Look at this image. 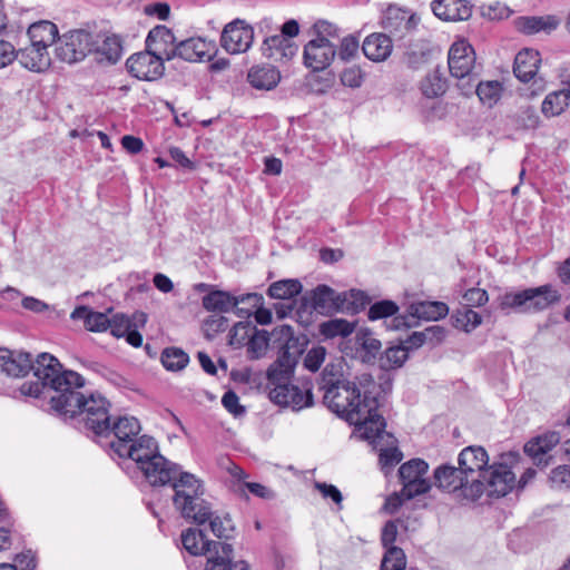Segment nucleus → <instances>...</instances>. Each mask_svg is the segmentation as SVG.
<instances>
[{
	"instance_id": "obj_46",
	"label": "nucleus",
	"mask_w": 570,
	"mask_h": 570,
	"mask_svg": "<svg viewBox=\"0 0 570 570\" xmlns=\"http://www.w3.org/2000/svg\"><path fill=\"white\" fill-rule=\"evenodd\" d=\"M312 39H322L323 42H333V40L340 39L341 29L327 21L320 19L311 28Z\"/></svg>"
},
{
	"instance_id": "obj_25",
	"label": "nucleus",
	"mask_w": 570,
	"mask_h": 570,
	"mask_svg": "<svg viewBox=\"0 0 570 570\" xmlns=\"http://www.w3.org/2000/svg\"><path fill=\"white\" fill-rule=\"evenodd\" d=\"M297 50L298 47L293 40L278 35L266 37L261 47L262 55L265 58L279 63L292 60Z\"/></svg>"
},
{
	"instance_id": "obj_37",
	"label": "nucleus",
	"mask_w": 570,
	"mask_h": 570,
	"mask_svg": "<svg viewBox=\"0 0 570 570\" xmlns=\"http://www.w3.org/2000/svg\"><path fill=\"white\" fill-rule=\"evenodd\" d=\"M355 324L343 318H332L320 325V333L326 338L346 337L354 332Z\"/></svg>"
},
{
	"instance_id": "obj_15",
	"label": "nucleus",
	"mask_w": 570,
	"mask_h": 570,
	"mask_svg": "<svg viewBox=\"0 0 570 570\" xmlns=\"http://www.w3.org/2000/svg\"><path fill=\"white\" fill-rule=\"evenodd\" d=\"M428 469V463L422 459H412L400 466L399 475L405 499H413L430 490V482L424 478Z\"/></svg>"
},
{
	"instance_id": "obj_33",
	"label": "nucleus",
	"mask_w": 570,
	"mask_h": 570,
	"mask_svg": "<svg viewBox=\"0 0 570 570\" xmlns=\"http://www.w3.org/2000/svg\"><path fill=\"white\" fill-rule=\"evenodd\" d=\"M559 24L560 19L553 14L541 17H518L514 20L515 29L524 35H534L541 31L550 33L556 30Z\"/></svg>"
},
{
	"instance_id": "obj_4",
	"label": "nucleus",
	"mask_w": 570,
	"mask_h": 570,
	"mask_svg": "<svg viewBox=\"0 0 570 570\" xmlns=\"http://www.w3.org/2000/svg\"><path fill=\"white\" fill-rule=\"evenodd\" d=\"M381 27L389 36L403 48L407 63L412 68L425 61L429 53V42L425 39H415L419 32L420 17L409 10L390 6L382 14Z\"/></svg>"
},
{
	"instance_id": "obj_20",
	"label": "nucleus",
	"mask_w": 570,
	"mask_h": 570,
	"mask_svg": "<svg viewBox=\"0 0 570 570\" xmlns=\"http://www.w3.org/2000/svg\"><path fill=\"white\" fill-rule=\"evenodd\" d=\"M180 466L160 453L154 455V459L145 463L140 469L146 481L153 487H164L171 484V482L179 475Z\"/></svg>"
},
{
	"instance_id": "obj_43",
	"label": "nucleus",
	"mask_w": 570,
	"mask_h": 570,
	"mask_svg": "<svg viewBox=\"0 0 570 570\" xmlns=\"http://www.w3.org/2000/svg\"><path fill=\"white\" fill-rule=\"evenodd\" d=\"M409 353L405 346H391L380 357V366L383 370L397 368L407 360Z\"/></svg>"
},
{
	"instance_id": "obj_62",
	"label": "nucleus",
	"mask_w": 570,
	"mask_h": 570,
	"mask_svg": "<svg viewBox=\"0 0 570 570\" xmlns=\"http://www.w3.org/2000/svg\"><path fill=\"white\" fill-rule=\"evenodd\" d=\"M315 489L320 491L324 499H331L335 504L341 508L343 495L341 491L333 484L324 482H315Z\"/></svg>"
},
{
	"instance_id": "obj_38",
	"label": "nucleus",
	"mask_w": 570,
	"mask_h": 570,
	"mask_svg": "<svg viewBox=\"0 0 570 570\" xmlns=\"http://www.w3.org/2000/svg\"><path fill=\"white\" fill-rule=\"evenodd\" d=\"M421 91L428 98H435L446 90V80L438 69L429 72L421 81Z\"/></svg>"
},
{
	"instance_id": "obj_5",
	"label": "nucleus",
	"mask_w": 570,
	"mask_h": 570,
	"mask_svg": "<svg viewBox=\"0 0 570 570\" xmlns=\"http://www.w3.org/2000/svg\"><path fill=\"white\" fill-rule=\"evenodd\" d=\"M181 543L191 556L207 557L205 570H250L245 561H233L232 544L206 540L202 530L187 529L181 533Z\"/></svg>"
},
{
	"instance_id": "obj_42",
	"label": "nucleus",
	"mask_w": 570,
	"mask_h": 570,
	"mask_svg": "<svg viewBox=\"0 0 570 570\" xmlns=\"http://www.w3.org/2000/svg\"><path fill=\"white\" fill-rule=\"evenodd\" d=\"M502 85L498 80L479 82L475 92L481 102L492 107L495 105L502 95Z\"/></svg>"
},
{
	"instance_id": "obj_9",
	"label": "nucleus",
	"mask_w": 570,
	"mask_h": 570,
	"mask_svg": "<svg viewBox=\"0 0 570 570\" xmlns=\"http://www.w3.org/2000/svg\"><path fill=\"white\" fill-rule=\"evenodd\" d=\"M95 49L94 35L78 29L70 30L58 38L55 52L63 62L75 63L83 60Z\"/></svg>"
},
{
	"instance_id": "obj_28",
	"label": "nucleus",
	"mask_w": 570,
	"mask_h": 570,
	"mask_svg": "<svg viewBox=\"0 0 570 570\" xmlns=\"http://www.w3.org/2000/svg\"><path fill=\"white\" fill-rule=\"evenodd\" d=\"M431 8L444 21H465L472 14V6L466 0H434Z\"/></svg>"
},
{
	"instance_id": "obj_58",
	"label": "nucleus",
	"mask_w": 570,
	"mask_h": 570,
	"mask_svg": "<svg viewBox=\"0 0 570 570\" xmlns=\"http://www.w3.org/2000/svg\"><path fill=\"white\" fill-rule=\"evenodd\" d=\"M208 520L210 530L217 538H229L230 532L233 530L230 519H220L219 517L212 518L210 515Z\"/></svg>"
},
{
	"instance_id": "obj_11",
	"label": "nucleus",
	"mask_w": 570,
	"mask_h": 570,
	"mask_svg": "<svg viewBox=\"0 0 570 570\" xmlns=\"http://www.w3.org/2000/svg\"><path fill=\"white\" fill-rule=\"evenodd\" d=\"M377 422L382 423V429H379V431L372 429L368 436L361 438L367 440L373 445L374 450L379 451L381 469L385 474H387L397 463L401 462L403 453L399 450L396 445L397 440L394 435L385 431L386 422L381 414L377 417Z\"/></svg>"
},
{
	"instance_id": "obj_19",
	"label": "nucleus",
	"mask_w": 570,
	"mask_h": 570,
	"mask_svg": "<svg viewBox=\"0 0 570 570\" xmlns=\"http://www.w3.org/2000/svg\"><path fill=\"white\" fill-rule=\"evenodd\" d=\"M337 47L334 42H323L322 39H311L303 50L304 66L312 71H323L334 61Z\"/></svg>"
},
{
	"instance_id": "obj_44",
	"label": "nucleus",
	"mask_w": 570,
	"mask_h": 570,
	"mask_svg": "<svg viewBox=\"0 0 570 570\" xmlns=\"http://www.w3.org/2000/svg\"><path fill=\"white\" fill-rule=\"evenodd\" d=\"M341 295L345 298L341 304V312L343 313L356 314L370 302L368 296L357 289H351L350 292L341 293Z\"/></svg>"
},
{
	"instance_id": "obj_21",
	"label": "nucleus",
	"mask_w": 570,
	"mask_h": 570,
	"mask_svg": "<svg viewBox=\"0 0 570 570\" xmlns=\"http://www.w3.org/2000/svg\"><path fill=\"white\" fill-rule=\"evenodd\" d=\"M175 36L171 29L159 24L154 27L147 35L145 43L146 49L156 56H163L164 61H170L175 58L176 45Z\"/></svg>"
},
{
	"instance_id": "obj_16",
	"label": "nucleus",
	"mask_w": 570,
	"mask_h": 570,
	"mask_svg": "<svg viewBox=\"0 0 570 570\" xmlns=\"http://www.w3.org/2000/svg\"><path fill=\"white\" fill-rule=\"evenodd\" d=\"M163 56H156L148 49L132 53L126 61L127 71L138 80L155 81L165 72Z\"/></svg>"
},
{
	"instance_id": "obj_29",
	"label": "nucleus",
	"mask_w": 570,
	"mask_h": 570,
	"mask_svg": "<svg viewBox=\"0 0 570 570\" xmlns=\"http://www.w3.org/2000/svg\"><path fill=\"white\" fill-rule=\"evenodd\" d=\"M392 38L384 32H373L365 37L362 43L364 56L373 62H383L393 51Z\"/></svg>"
},
{
	"instance_id": "obj_48",
	"label": "nucleus",
	"mask_w": 570,
	"mask_h": 570,
	"mask_svg": "<svg viewBox=\"0 0 570 570\" xmlns=\"http://www.w3.org/2000/svg\"><path fill=\"white\" fill-rule=\"evenodd\" d=\"M406 567V557L399 547H390L381 561V570H404Z\"/></svg>"
},
{
	"instance_id": "obj_24",
	"label": "nucleus",
	"mask_w": 570,
	"mask_h": 570,
	"mask_svg": "<svg viewBox=\"0 0 570 570\" xmlns=\"http://www.w3.org/2000/svg\"><path fill=\"white\" fill-rule=\"evenodd\" d=\"M120 450L121 453L118 456L132 460L139 470L145 463L151 461L154 455L159 454L156 440L148 435L137 438L131 444H120Z\"/></svg>"
},
{
	"instance_id": "obj_57",
	"label": "nucleus",
	"mask_w": 570,
	"mask_h": 570,
	"mask_svg": "<svg viewBox=\"0 0 570 570\" xmlns=\"http://www.w3.org/2000/svg\"><path fill=\"white\" fill-rule=\"evenodd\" d=\"M222 404L235 417L243 416L246 412L245 407L239 403L238 395L232 390L225 392L222 397Z\"/></svg>"
},
{
	"instance_id": "obj_52",
	"label": "nucleus",
	"mask_w": 570,
	"mask_h": 570,
	"mask_svg": "<svg viewBox=\"0 0 570 570\" xmlns=\"http://www.w3.org/2000/svg\"><path fill=\"white\" fill-rule=\"evenodd\" d=\"M365 73L358 66H352L344 69L340 76L343 86L350 88H358L364 81Z\"/></svg>"
},
{
	"instance_id": "obj_56",
	"label": "nucleus",
	"mask_w": 570,
	"mask_h": 570,
	"mask_svg": "<svg viewBox=\"0 0 570 570\" xmlns=\"http://www.w3.org/2000/svg\"><path fill=\"white\" fill-rule=\"evenodd\" d=\"M550 482L552 487L558 489L570 488V465H559L554 468L550 473Z\"/></svg>"
},
{
	"instance_id": "obj_2",
	"label": "nucleus",
	"mask_w": 570,
	"mask_h": 570,
	"mask_svg": "<svg viewBox=\"0 0 570 570\" xmlns=\"http://www.w3.org/2000/svg\"><path fill=\"white\" fill-rule=\"evenodd\" d=\"M317 389L323 394L324 405L354 424L360 436H368L372 429H382V423L377 422V386L371 374L363 373L350 381L344 377L341 362L327 363L317 379Z\"/></svg>"
},
{
	"instance_id": "obj_26",
	"label": "nucleus",
	"mask_w": 570,
	"mask_h": 570,
	"mask_svg": "<svg viewBox=\"0 0 570 570\" xmlns=\"http://www.w3.org/2000/svg\"><path fill=\"white\" fill-rule=\"evenodd\" d=\"M434 480L438 488L448 491L455 492L461 490L462 495L465 498L466 488L471 481L462 472L460 465L443 464L435 469Z\"/></svg>"
},
{
	"instance_id": "obj_3",
	"label": "nucleus",
	"mask_w": 570,
	"mask_h": 570,
	"mask_svg": "<svg viewBox=\"0 0 570 570\" xmlns=\"http://www.w3.org/2000/svg\"><path fill=\"white\" fill-rule=\"evenodd\" d=\"M276 332L279 333V340L284 343L276 361L267 370L268 396L277 405L301 411L314 403L311 387L302 389L292 383L294 370L303 353V344L298 337L294 336L289 325H282Z\"/></svg>"
},
{
	"instance_id": "obj_63",
	"label": "nucleus",
	"mask_w": 570,
	"mask_h": 570,
	"mask_svg": "<svg viewBox=\"0 0 570 570\" xmlns=\"http://www.w3.org/2000/svg\"><path fill=\"white\" fill-rule=\"evenodd\" d=\"M397 537V525L394 521H387L381 533L382 546L387 550L390 547H395L394 542Z\"/></svg>"
},
{
	"instance_id": "obj_53",
	"label": "nucleus",
	"mask_w": 570,
	"mask_h": 570,
	"mask_svg": "<svg viewBox=\"0 0 570 570\" xmlns=\"http://www.w3.org/2000/svg\"><path fill=\"white\" fill-rule=\"evenodd\" d=\"M325 356L326 348L324 346H313L304 357V366L311 372H316L325 361Z\"/></svg>"
},
{
	"instance_id": "obj_61",
	"label": "nucleus",
	"mask_w": 570,
	"mask_h": 570,
	"mask_svg": "<svg viewBox=\"0 0 570 570\" xmlns=\"http://www.w3.org/2000/svg\"><path fill=\"white\" fill-rule=\"evenodd\" d=\"M227 327L228 320L222 315H212L205 321V331L208 336L224 332Z\"/></svg>"
},
{
	"instance_id": "obj_34",
	"label": "nucleus",
	"mask_w": 570,
	"mask_h": 570,
	"mask_svg": "<svg viewBox=\"0 0 570 570\" xmlns=\"http://www.w3.org/2000/svg\"><path fill=\"white\" fill-rule=\"evenodd\" d=\"M27 33L31 43L43 47L46 50H48L51 45L57 43L59 38L58 27L48 20H41L32 23L28 28Z\"/></svg>"
},
{
	"instance_id": "obj_17",
	"label": "nucleus",
	"mask_w": 570,
	"mask_h": 570,
	"mask_svg": "<svg viewBox=\"0 0 570 570\" xmlns=\"http://www.w3.org/2000/svg\"><path fill=\"white\" fill-rule=\"evenodd\" d=\"M253 41L254 29L242 19H235L227 23L220 35L222 47L232 55L246 52Z\"/></svg>"
},
{
	"instance_id": "obj_22",
	"label": "nucleus",
	"mask_w": 570,
	"mask_h": 570,
	"mask_svg": "<svg viewBox=\"0 0 570 570\" xmlns=\"http://www.w3.org/2000/svg\"><path fill=\"white\" fill-rule=\"evenodd\" d=\"M475 61L473 48L465 41L454 42L449 50V70L455 78H464L470 75Z\"/></svg>"
},
{
	"instance_id": "obj_8",
	"label": "nucleus",
	"mask_w": 570,
	"mask_h": 570,
	"mask_svg": "<svg viewBox=\"0 0 570 570\" xmlns=\"http://www.w3.org/2000/svg\"><path fill=\"white\" fill-rule=\"evenodd\" d=\"M488 463L489 455L482 446L470 445L460 452L458 464L471 481L466 488V499L476 500L484 493V482L481 480V476L489 466Z\"/></svg>"
},
{
	"instance_id": "obj_45",
	"label": "nucleus",
	"mask_w": 570,
	"mask_h": 570,
	"mask_svg": "<svg viewBox=\"0 0 570 570\" xmlns=\"http://www.w3.org/2000/svg\"><path fill=\"white\" fill-rule=\"evenodd\" d=\"M161 363L168 371H180L189 362L188 355L178 347H167L161 353Z\"/></svg>"
},
{
	"instance_id": "obj_13",
	"label": "nucleus",
	"mask_w": 570,
	"mask_h": 570,
	"mask_svg": "<svg viewBox=\"0 0 570 570\" xmlns=\"http://www.w3.org/2000/svg\"><path fill=\"white\" fill-rule=\"evenodd\" d=\"M344 299L341 293L322 284L302 296L296 314L302 317V314H312L313 311L321 314L341 312V304Z\"/></svg>"
},
{
	"instance_id": "obj_30",
	"label": "nucleus",
	"mask_w": 570,
	"mask_h": 570,
	"mask_svg": "<svg viewBox=\"0 0 570 570\" xmlns=\"http://www.w3.org/2000/svg\"><path fill=\"white\" fill-rule=\"evenodd\" d=\"M17 59L22 67L30 71L42 72L50 67L51 59L48 50L43 47L31 43L16 52Z\"/></svg>"
},
{
	"instance_id": "obj_36",
	"label": "nucleus",
	"mask_w": 570,
	"mask_h": 570,
	"mask_svg": "<svg viewBox=\"0 0 570 570\" xmlns=\"http://www.w3.org/2000/svg\"><path fill=\"white\" fill-rule=\"evenodd\" d=\"M569 104L568 95L561 89L556 90L546 96L541 105V111L548 118L556 117L561 115Z\"/></svg>"
},
{
	"instance_id": "obj_41",
	"label": "nucleus",
	"mask_w": 570,
	"mask_h": 570,
	"mask_svg": "<svg viewBox=\"0 0 570 570\" xmlns=\"http://www.w3.org/2000/svg\"><path fill=\"white\" fill-rule=\"evenodd\" d=\"M254 334L249 336L247 345V356L250 360H258L265 356L267 348L269 336L266 331H257L253 330Z\"/></svg>"
},
{
	"instance_id": "obj_31",
	"label": "nucleus",
	"mask_w": 570,
	"mask_h": 570,
	"mask_svg": "<svg viewBox=\"0 0 570 570\" xmlns=\"http://www.w3.org/2000/svg\"><path fill=\"white\" fill-rule=\"evenodd\" d=\"M560 442V435L557 432H548L539 435L524 445V452L537 465H548V453Z\"/></svg>"
},
{
	"instance_id": "obj_10",
	"label": "nucleus",
	"mask_w": 570,
	"mask_h": 570,
	"mask_svg": "<svg viewBox=\"0 0 570 570\" xmlns=\"http://www.w3.org/2000/svg\"><path fill=\"white\" fill-rule=\"evenodd\" d=\"M263 296L257 293H247L238 296L232 295L225 291H212L202 299L203 307L208 312L227 313L235 308L239 317L250 315V311L245 307H238L239 304L250 303L257 306L262 303Z\"/></svg>"
},
{
	"instance_id": "obj_47",
	"label": "nucleus",
	"mask_w": 570,
	"mask_h": 570,
	"mask_svg": "<svg viewBox=\"0 0 570 570\" xmlns=\"http://www.w3.org/2000/svg\"><path fill=\"white\" fill-rule=\"evenodd\" d=\"M94 51L99 52L108 61L115 63L119 60L122 52L121 41L117 36H108L100 46H97L95 42Z\"/></svg>"
},
{
	"instance_id": "obj_1",
	"label": "nucleus",
	"mask_w": 570,
	"mask_h": 570,
	"mask_svg": "<svg viewBox=\"0 0 570 570\" xmlns=\"http://www.w3.org/2000/svg\"><path fill=\"white\" fill-rule=\"evenodd\" d=\"M35 383H24L22 393L38 397L45 389L52 391L51 409L63 419L80 417L88 426L97 432L106 430V399L101 395L86 396L80 389L85 379L77 372L62 370V365L51 354L42 353L32 362Z\"/></svg>"
},
{
	"instance_id": "obj_55",
	"label": "nucleus",
	"mask_w": 570,
	"mask_h": 570,
	"mask_svg": "<svg viewBox=\"0 0 570 570\" xmlns=\"http://www.w3.org/2000/svg\"><path fill=\"white\" fill-rule=\"evenodd\" d=\"M255 330L248 322H238L229 332V344L240 346L249 337V333Z\"/></svg>"
},
{
	"instance_id": "obj_23",
	"label": "nucleus",
	"mask_w": 570,
	"mask_h": 570,
	"mask_svg": "<svg viewBox=\"0 0 570 570\" xmlns=\"http://www.w3.org/2000/svg\"><path fill=\"white\" fill-rule=\"evenodd\" d=\"M215 52V42L202 37H193L178 42L174 53L175 58L178 57L185 61L196 62L212 59Z\"/></svg>"
},
{
	"instance_id": "obj_39",
	"label": "nucleus",
	"mask_w": 570,
	"mask_h": 570,
	"mask_svg": "<svg viewBox=\"0 0 570 570\" xmlns=\"http://www.w3.org/2000/svg\"><path fill=\"white\" fill-rule=\"evenodd\" d=\"M302 292V284L297 279H282L268 287V295L277 299H289Z\"/></svg>"
},
{
	"instance_id": "obj_50",
	"label": "nucleus",
	"mask_w": 570,
	"mask_h": 570,
	"mask_svg": "<svg viewBox=\"0 0 570 570\" xmlns=\"http://www.w3.org/2000/svg\"><path fill=\"white\" fill-rule=\"evenodd\" d=\"M399 311V306L395 302L390 299H384L374 303L367 313V316L371 321H376L380 318H386L390 316H394Z\"/></svg>"
},
{
	"instance_id": "obj_51",
	"label": "nucleus",
	"mask_w": 570,
	"mask_h": 570,
	"mask_svg": "<svg viewBox=\"0 0 570 570\" xmlns=\"http://www.w3.org/2000/svg\"><path fill=\"white\" fill-rule=\"evenodd\" d=\"M356 343L365 351L366 360L375 357L381 350V342L367 331L357 333Z\"/></svg>"
},
{
	"instance_id": "obj_59",
	"label": "nucleus",
	"mask_w": 570,
	"mask_h": 570,
	"mask_svg": "<svg viewBox=\"0 0 570 570\" xmlns=\"http://www.w3.org/2000/svg\"><path fill=\"white\" fill-rule=\"evenodd\" d=\"M109 323L110 320L105 313L91 309L87 318L86 328L91 332H102L108 328Z\"/></svg>"
},
{
	"instance_id": "obj_35",
	"label": "nucleus",
	"mask_w": 570,
	"mask_h": 570,
	"mask_svg": "<svg viewBox=\"0 0 570 570\" xmlns=\"http://www.w3.org/2000/svg\"><path fill=\"white\" fill-rule=\"evenodd\" d=\"M247 80L256 89L271 90L279 82L281 75L273 66H254L248 71Z\"/></svg>"
},
{
	"instance_id": "obj_7",
	"label": "nucleus",
	"mask_w": 570,
	"mask_h": 570,
	"mask_svg": "<svg viewBox=\"0 0 570 570\" xmlns=\"http://www.w3.org/2000/svg\"><path fill=\"white\" fill-rule=\"evenodd\" d=\"M560 301L559 289L551 284H544L505 293L500 298V308L521 314H533L542 312Z\"/></svg>"
},
{
	"instance_id": "obj_54",
	"label": "nucleus",
	"mask_w": 570,
	"mask_h": 570,
	"mask_svg": "<svg viewBox=\"0 0 570 570\" xmlns=\"http://www.w3.org/2000/svg\"><path fill=\"white\" fill-rule=\"evenodd\" d=\"M481 321V315L469 307H463V309L459 311L456 315V323L460 324L466 332H470L479 326Z\"/></svg>"
},
{
	"instance_id": "obj_60",
	"label": "nucleus",
	"mask_w": 570,
	"mask_h": 570,
	"mask_svg": "<svg viewBox=\"0 0 570 570\" xmlns=\"http://www.w3.org/2000/svg\"><path fill=\"white\" fill-rule=\"evenodd\" d=\"M245 490H248L253 495L265 499V500H272L275 498V493L269 488L265 487L262 483L257 482H243L239 485V491L244 492Z\"/></svg>"
},
{
	"instance_id": "obj_40",
	"label": "nucleus",
	"mask_w": 570,
	"mask_h": 570,
	"mask_svg": "<svg viewBox=\"0 0 570 570\" xmlns=\"http://www.w3.org/2000/svg\"><path fill=\"white\" fill-rule=\"evenodd\" d=\"M444 328L439 325L426 327L424 331L421 332H413L406 340V347L407 350L417 348L428 341L441 342L444 337Z\"/></svg>"
},
{
	"instance_id": "obj_18",
	"label": "nucleus",
	"mask_w": 570,
	"mask_h": 570,
	"mask_svg": "<svg viewBox=\"0 0 570 570\" xmlns=\"http://www.w3.org/2000/svg\"><path fill=\"white\" fill-rule=\"evenodd\" d=\"M481 480L484 482V492L489 497L500 498L513 489L515 475L507 464L494 463L487 468Z\"/></svg>"
},
{
	"instance_id": "obj_27",
	"label": "nucleus",
	"mask_w": 570,
	"mask_h": 570,
	"mask_svg": "<svg viewBox=\"0 0 570 570\" xmlns=\"http://www.w3.org/2000/svg\"><path fill=\"white\" fill-rule=\"evenodd\" d=\"M31 367V354L12 352L0 347V373L7 374L8 376L20 377L27 375Z\"/></svg>"
},
{
	"instance_id": "obj_12",
	"label": "nucleus",
	"mask_w": 570,
	"mask_h": 570,
	"mask_svg": "<svg viewBox=\"0 0 570 570\" xmlns=\"http://www.w3.org/2000/svg\"><path fill=\"white\" fill-rule=\"evenodd\" d=\"M108 406L109 403L106 400L105 407H106V414H107V422H106V430L101 432H97L95 429L88 426L85 423L86 429L92 431L96 435H104V436H110L112 435L114 439L109 442L110 449L112 452L117 455L121 453L120 444H131L139 434L141 426L139 421L134 416H122L118 417L117 421L110 425V415L108 413Z\"/></svg>"
},
{
	"instance_id": "obj_6",
	"label": "nucleus",
	"mask_w": 570,
	"mask_h": 570,
	"mask_svg": "<svg viewBox=\"0 0 570 570\" xmlns=\"http://www.w3.org/2000/svg\"><path fill=\"white\" fill-rule=\"evenodd\" d=\"M174 494L171 497L175 509L184 519L203 524L210 517V507L203 499L204 485L199 479L181 469L179 475L170 484Z\"/></svg>"
},
{
	"instance_id": "obj_32",
	"label": "nucleus",
	"mask_w": 570,
	"mask_h": 570,
	"mask_svg": "<svg viewBox=\"0 0 570 570\" xmlns=\"http://www.w3.org/2000/svg\"><path fill=\"white\" fill-rule=\"evenodd\" d=\"M540 62L541 58L538 50L523 49L514 58L513 72L520 81L528 82L534 79Z\"/></svg>"
},
{
	"instance_id": "obj_14",
	"label": "nucleus",
	"mask_w": 570,
	"mask_h": 570,
	"mask_svg": "<svg viewBox=\"0 0 570 570\" xmlns=\"http://www.w3.org/2000/svg\"><path fill=\"white\" fill-rule=\"evenodd\" d=\"M449 307L443 302H414L407 308V315L395 316L390 327L393 330L409 328L416 325V320L438 321L444 318Z\"/></svg>"
},
{
	"instance_id": "obj_49",
	"label": "nucleus",
	"mask_w": 570,
	"mask_h": 570,
	"mask_svg": "<svg viewBox=\"0 0 570 570\" xmlns=\"http://www.w3.org/2000/svg\"><path fill=\"white\" fill-rule=\"evenodd\" d=\"M360 41L354 35H347L342 38L336 56L343 62H350L358 56Z\"/></svg>"
},
{
	"instance_id": "obj_64",
	"label": "nucleus",
	"mask_w": 570,
	"mask_h": 570,
	"mask_svg": "<svg viewBox=\"0 0 570 570\" xmlns=\"http://www.w3.org/2000/svg\"><path fill=\"white\" fill-rule=\"evenodd\" d=\"M14 564L17 570H35L36 568V558L32 551L28 550L26 552H21L16 556Z\"/></svg>"
}]
</instances>
